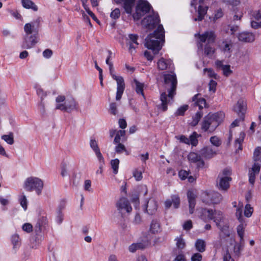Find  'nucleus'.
<instances>
[{"label":"nucleus","instance_id":"obj_1","mask_svg":"<svg viewBox=\"0 0 261 261\" xmlns=\"http://www.w3.org/2000/svg\"><path fill=\"white\" fill-rule=\"evenodd\" d=\"M165 87L167 89L168 94L163 92L161 94L160 99L162 101L161 106L159 108L163 111L167 110V104L170 100H172L175 94V91L177 85V80L176 75L174 73L167 74L164 75Z\"/></svg>","mask_w":261,"mask_h":261},{"label":"nucleus","instance_id":"obj_2","mask_svg":"<svg viewBox=\"0 0 261 261\" xmlns=\"http://www.w3.org/2000/svg\"><path fill=\"white\" fill-rule=\"evenodd\" d=\"M165 32L162 25H159L152 34H150L145 39V46L151 49L154 54L161 50L164 42Z\"/></svg>","mask_w":261,"mask_h":261},{"label":"nucleus","instance_id":"obj_3","mask_svg":"<svg viewBox=\"0 0 261 261\" xmlns=\"http://www.w3.org/2000/svg\"><path fill=\"white\" fill-rule=\"evenodd\" d=\"M224 116V113L222 112L209 113L204 117L201 123V129L205 132H213L223 120Z\"/></svg>","mask_w":261,"mask_h":261},{"label":"nucleus","instance_id":"obj_4","mask_svg":"<svg viewBox=\"0 0 261 261\" xmlns=\"http://www.w3.org/2000/svg\"><path fill=\"white\" fill-rule=\"evenodd\" d=\"M43 187V181L41 179L34 176L27 178L23 184V188L27 191H35L37 195L41 194Z\"/></svg>","mask_w":261,"mask_h":261},{"label":"nucleus","instance_id":"obj_5","mask_svg":"<svg viewBox=\"0 0 261 261\" xmlns=\"http://www.w3.org/2000/svg\"><path fill=\"white\" fill-rule=\"evenodd\" d=\"M201 198L204 203L207 204H211L220 203L222 200L223 197L218 192L205 191L202 193Z\"/></svg>","mask_w":261,"mask_h":261},{"label":"nucleus","instance_id":"obj_6","mask_svg":"<svg viewBox=\"0 0 261 261\" xmlns=\"http://www.w3.org/2000/svg\"><path fill=\"white\" fill-rule=\"evenodd\" d=\"M150 7L151 6L147 1L140 0L136 6V12L133 15L134 20L140 19L142 16L149 11Z\"/></svg>","mask_w":261,"mask_h":261},{"label":"nucleus","instance_id":"obj_7","mask_svg":"<svg viewBox=\"0 0 261 261\" xmlns=\"http://www.w3.org/2000/svg\"><path fill=\"white\" fill-rule=\"evenodd\" d=\"M40 27V20L39 18L27 23L23 28L25 35H31L35 34L36 36H38Z\"/></svg>","mask_w":261,"mask_h":261},{"label":"nucleus","instance_id":"obj_8","mask_svg":"<svg viewBox=\"0 0 261 261\" xmlns=\"http://www.w3.org/2000/svg\"><path fill=\"white\" fill-rule=\"evenodd\" d=\"M38 42V37L36 35H25L21 44V47L24 49H30L33 47Z\"/></svg>","mask_w":261,"mask_h":261},{"label":"nucleus","instance_id":"obj_9","mask_svg":"<svg viewBox=\"0 0 261 261\" xmlns=\"http://www.w3.org/2000/svg\"><path fill=\"white\" fill-rule=\"evenodd\" d=\"M77 104L73 98L67 99L64 103L57 104L56 108L61 111L69 112L76 109Z\"/></svg>","mask_w":261,"mask_h":261},{"label":"nucleus","instance_id":"obj_10","mask_svg":"<svg viewBox=\"0 0 261 261\" xmlns=\"http://www.w3.org/2000/svg\"><path fill=\"white\" fill-rule=\"evenodd\" d=\"M113 79L115 80L117 83L116 99L119 100L121 98L125 89L124 80L122 76L119 75H113Z\"/></svg>","mask_w":261,"mask_h":261},{"label":"nucleus","instance_id":"obj_11","mask_svg":"<svg viewBox=\"0 0 261 261\" xmlns=\"http://www.w3.org/2000/svg\"><path fill=\"white\" fill-rule=\"evenodd\" d=\"M160 21L158 14L149 15L143 20V23L149 29L153 28Z\"/></svg>","mask_w":261,"mask_h":261},{"label":"nucleus","instance_id":"obj_12","mask_svg":"<svg viewBox=\"0 0 261 261\" xmlns=\"http://www.w3.org/2000/svg\"><path fill=\"white\" fill-rule=\"evenodd\" d=\"M231 180L230 177L218 176L217 186L218 189L221 191H227L229 188V182Z\"/></svg>","mask_w":261,"mask_h":261},{"label":"nucleus","instance_id":"obj_13","mask_svg":"<svg viewBox=\"0 0 261 261\" xmlns=\"http://www.w3.org/2000/svg\"><path fill=\"white\" fill-rule=\"evenodd\" d=\"M197 35L202 43L205 42L207 41L208 44L212 43L215 42L216 38V35L213 31H206L201 35L197 34Z\"/></svg>","mask_w":261,"mask_h":261},{"label":"nucleus","instance_id":"obj_14","mask_svg":"<svg viewBox=\"0 0 261 261\" xmlns=\"http://www.w3.org/2000/svg\"><path fill=\"white\" fill-rule=\"evenodd\" d=\"M116 207L118 210L121 211L125 210L127 213H129L132 210V207L130 205L128 200L127 198L122 197L116 203Z\"/></svg>","mask_w":261,"mask_h":261},{"label":"nucleus","instance_id":"obj_15","mask_svg":"<svg viewBox=\"0 0 261 261\" xmlns=\"http://www.w3.org/2000/svg\"><path fill=\"white\" fill-rule=\"evenodd\" d=\"M201 156L199 155L195 152H190L188 156V159L190 162L196 163L197 167L202 168L204 165L203 161L201 159Z\"/></svg>","mask_w":261,"mask_h":261},{"label":"nucleus","instance_id":"obj_16","mask_svg":"<svg viewBox=\"0 0 261 261\" xmlns=\"http://www.w3.org/2000/svg\"><path fill=\"white\" fill-rule=\"evenodd\" d=\"M233 110L240 117H244L246 110V101L243 99H240L234 106Z\"/></svg>","mask_w":261,"mask_h":261},{"label":"nucleus","instance_id":"obj_17","mask_svg":"<svg viewBox=\"0 0 261 261\" xmlns=\"http://www.w3.org/2000/svg\"><path fill=\"white\" fill-rule=\"evenodd\" d=\"M158 204L156 201L153 199H150L144 207V212L150 215H152L157 211Z\"/></svg>","mask_w":261,"mask_h":261},{"label":"nucleus","instance_id":"obj_18","mask_svg":"<svg viewBox=\"0 0 261 261\" xmlns=\"http://www.w3.org/2000/svg\"><path fill=\"white\" fill-rule=\"evenodd\" d=\"M260 169V165L258 163H254L252 168L249 170V181L251 185L255 182V176Z\"/></svg>","mask_w":261,"mask_h":261},{"label":"nucleus","instance_id":"obj_19","mask_svg":"<svg viewBox=\"0 0 261 261\" xmlns=\"http://www.w3.org/2000/svg\"><path fill=\"white\" fill-rule=\"evenodd\" d=\"M129 40L127 44L129 45V51L132 54L135 53V49L138 47L139 43L137 42L138 36L135 34L128 35Z\"/></svg>","mask_w":261,"mask_h":261},{"label":"nucleus","instance_id":"obj_20","mask_svg":"<svg viewBox=\"0 0 261 261\" xmlns=\"http://www.w3.org/2000/svg\"><path fill=\"white\" fill-rule=\"evenodd\" d=\"M158 68L159 70H164L167 69H172V61L170 59H166L161 58L157 63Z\"/></svg>","mask_w":261,"mask_h":261},{"label":"nucleus","instance_id":"obj_21","mask_svg":"<svg viewBox=\"0 0 261 261\" xmlns=\"http://www.w3.org/2000/svg\"><path fill=\"white\" fill-rule=\"evenodd\" d=\"M200 153L202 158L210 159L215 156L217 154V152L211 147L206 146L200 150Z\"/></svg>","mask_w":261,"mask_h":261},{"label":"nucleus","instance_id":"obj_22","mask_svg":"<svg viewBox=\"0 0 261 261\" xmlns=\"http://www.w3.org/2000/svg\"><path fill=\"white\" fill-rule=\"evenodd\" d=\"M136 0H114L117 4L123 3V8L126 13L131 14Z\"/></svg>","mask_w":261,"mask_h":261},{"label":"nucleus","instance_id":"obj_23","mask_svg":"<svg viewBox=\"0 0 261 261\" xmlns=\"http://www.w3.org/2000/svg\"><path fill=\"white\" fill-rule=\"evenodd\" d=\"M211 217V220L216 223L217 226L220 228V223L223 219L222 212L219 210H212V217Z\"/></svg>","mask_w":261,"mask_h":261},{"label":"nucleus","instance_id":"obj_24","mask_svg":"<svg viewBox=\"0 0 261 261\" xmlns=\"http://www.w3.org/2000/svg\"><path fill=\"white\" fill-rule=\"evenodd\" d=\"M187 197L189 202V212L190 214H193L196 204V194L192 191H188Z\"/></svg>","mask_w":261,"mask_h":261},{"label":"nucleus","instance_id":"obj_25","mask_svg":"<svg viewBox=\"0 0 261 261\" xmlns=\"http://www.w3.org/2000/svg\"><path fill=\"white\" fill-rule=\"evenodd\" d=\"M212 209L201 208L199 211V216L204 222H206L211 220L212 217Z\"/></svg>","mask_w":261,"mask_h":261},{"label":"nucleus","instance_id":"obj_26","mask_svg":"<svg viewBox=\"0 0 261 261\" xmlns=\"http://www.w3.org/2000/svg\"><path fill=\"white\" fill-rule=\"evenodd\" d=\"M238 39L241 41L250 42L254 40V35L249 32H243L238 35Z\"/></svg>","mask_w":261,"mask_h":261},{"label":"nucleus","instance_id":"obj_27","mask_svg":"<svg viewBox=\"0 0 261 261\" xmlns=\"http://www.w3.org/2000/svg\"><path fill=\"white\" fill-rule=\"evenodd\" d=\"M192 100L194 102V106L198 107L200 110L206 107V100L204 98L201 97L199 94L194 95L192 98Z\"/></svg>","mask_w":261,"mask_h":261},{"label":"nucleus","instance_id":"obj_28","mask_svg":"<svg viewBox=\"0 0 261 261\" xmlns=\"http://www.w3.org/2000/svg\"><path fill=\"white\" fill-rule=\"evenodd\" d=\"M216 64L218 68L222 70L223 74L226 76L230 75L232 72L230 68V66L229 65H224L222 61H216Z\"/></svg>","mask_w":261,"mask_h":261},{"label":"nucleus","instance_id":"obj_29","mask_svg":"<svg viewBox=\"0 0 261 261\" xmlns=\"http://www.w3.org/2000/svg\"><path fill=\"white\" fill-rule=\"evenodd\" d=\"M194 246L198 252H204L206 250V242L203 239H198L195 242Z\"/></svg>","mask_w":261,"mask_h":261},{"label":"nucleus","instance_id":"obj_30","mask_svg":"<svg viewBox=\"0 0 261 261\" xmlns=\"http://www.w3.org/2000/svg\"><path fill=\"white\" fill-rule=\"evenodd\" d=\"M133 86L135 87L136 93L138 94H141L144 98L143 92L144 84L140 83L136 79H134L133 81Z\"/></svg>","mask_w":261,"mask_h":261},{"label":"nucleus","instance_id":"obj_31","mask_svg":"<svg viewBox=\"0 0 261 261\" xmlns=\"http://www.w3.org/2000/svg\"><path fill=\"white\" fill-rule=\"evenodd\" d=\"M21 4L23 8L27 9H32L34 11L38 10V7L31 0H21Z\"/></svg>","mask_w":261,"mask_h":261},{"label":"nucleus","instance_id":"obj_32","mask_svg":"<svg viewBox=\"0 0 261 261\" xmlns=\"http://www.w3.org/2000/svg\"><path fill=\"white\" fill-rule=\"evenodd\" d=\"M245 137V134L243 132H241L240 133L239 137L237 138L235 140L234 142V146L236 148V151L242 150V144L244 141V138Z\"/></svg>","mask_w":261,"mask_h":261},{"label":"nucleus","instance_id":"obj_33","mask_svg":"<svg viewBox=\"0 0 261 261\" xmlns=\"http://www.w3.org/2000/svg\"><path fill=\"white\" fill-rule=\"evenodd\" d=\"M150 231L152 233H158L161 231V227L159 222L156 220H153L150 224Z\"/></svg>","mask_w":261,"mask_h":261},{"label":"nucleus","instance_id":"obj_34","mask_svg":"<svg viewBox=\"0 0 261 261\" xmlns=\"http://www.w3.org/2000/svg\"><path fill=\"white\" fill-rule=\"evenodd\" d=\"M208 7L199 6L198 7V17L194 19V21L202 20L206 13Z\"/></svg>","mask_w":261,"mask_h":261},{"label":"nucleus","instance_id":"obj_35","mask_svg":"<svg viewBox=\"0 0 261 261\" xmlns=\"http://www.w3.org/2000/svg\"><path fill=\"white\" fill-rule=\"evenodd\" d=\"M246 224L243 222H241V224L237 227V233L240 238V242H244V229Z\"/></svg>","mask_w":261,"mask_h":261},{"label":"nucleus","instance_id":"obj_36","mask_svg":"<svg viewBox=\"0 0 261 261\" xmlns=\"http://www.w3.org/2000/svg\"><path fill=\"white\" fill-rule=\"evenodd\" d=\"M244 120V117H240V118L239 119H236L231 124V125H230V130H229V136L228 137V143H229L232 140V128L233 127H234L237 126H238L239 125V124L240 123V122L241 121H243Z\"/></svg>","mask_w":261,"mask_h":261},{"label":"nucleus","instance_id":"obj_37","mask_svg":"<svg viewBox=\"0 0 261 261\" xmlns=\"http://www.w3.org/2000/svg\"><path fill=\"white\" fill-rule=\"evenodd\" d=\"M175 241H176V246L178 249L182 250L186 247V242L181 236L176 237Z\"/></svg>","mask_w":261,"mask_h":261},{"label":"nucleus","instance_id":"obj_38","mask_svg":"<svg viewBox=\"0 0 261 261\" xmlns=\"http://www.w3.org/2000/svg\"><path fill=\"white\" fill-rule=\"evenodd\" d=\"M12 243L13 246V249L16 250L20 246V239L18 234H15L12 236L11 238Z\"/></svg>","mask_w":261,"mask_h":261},{"label":"nucleus","instance_id":"obj_39","mask_svg":"<svg viewBox=\"0 0 261 261\" xmlns=\"http://www.w3.org/2000/svg\"><path fill=\"white\" fill-rule=\"evenodd\" d=\"M203 113L200 112H197L195 116H193L192 121L190 122V124L192 126H196L199 122L200 119L202 117Z\"/></svg>","mask_w":261,"mask_h":261},{"label":"nucleus","instance_id":"obj_40","mask_svg":"<svg viewBox=\"0 0 261 261\" xmlns=\"http://www.w3.org/2000/svg\"><path fill=\"white\" fill-rule=\"evenodd\" d=\"M1 138L9 145H12L14 143V141L13 133H10L8 135H4L2 136Z\"/></svg>","mask_w":261,"mask_h":261},{"label":"nucleus","instance_id":"obj_41","mask_svg":"<svg viewBox=\"0 0 261 261\" xmlns=\"http://www.w3.org/2000/svg\"><path fill=\"white\" fill-rule=\"evenodd\" d=\"M243 207V204L242 202H239L238 204V207L237 208L236 215L238 219L240 222H243V219L242 217V212Z\"/></svg>","mask_w":261,"mask_h":261},{"label":"nucleus","instance_id":"obj_42","mask_svg":"<svg viewBox=\"0 0 261 261\" xmlns=\"http://www.w3.org/2000/svg\"><path fill=\"white\" fill-rule=\"evenodd\" d=\"M119 165V160L118 159H115L114 160H112L111 161V167L113 169V173L115 174L118 173Z\"/></svg>","mask_w":261,"mask_h":261},{"label":"nucleus","instance_id":"obj_43","mask_svg":"<svg viewBox=\"0 0 261 261\" xmlns=\"http://www.w3.org/2000/svg\"><path fill=\"white\" fill-rule=\"evenodd\" d=\"M125 131L123 130H119L117 132L116 136L114 139V142L115 143H120L121 139V137H124Z\"/></svg>","mask_w":261,"mask_h":261},{"label":"nucleus","instance_id":"obj_44","mask_svg":"<svg viewBox=\"0 0 261 261\" xmlns=\"http://www.w3.org/2000/svg\"><path fill=\"white\" fill-rule=\"evenodd\" d=\"M19 201L21 206L23 207L24 210L25 211L27 209L28 200L23 193L19 197Z\"/></svg>","mask_w":261,"mask_h":261},{"label":"nucleus","instance_id":"obj_45","mask_svg":"<svg viewBox=\"0 0 261 261\" xmlns=\"http://www.w3.org/2000/svg\"><path fill=\"white\" fill-rule=\"evenodd\" d=\"M243 243V242L241 243H236L234 246V252L237 255H240L243 249L244 244Z\"/></svg>","mask_w":261,"mask_h":261},{"label":"nucleus","instance_id":"obj_46","mask_svg":"<svg viewBox=\"0 0 261 261\" xmlns=\"http://www.w3.org/2000/svg\"><path fill=\"white\" fill-rule=\"evenodd\" d=\"M232 46V44L230 41H224L222 44V49L224 52H230V48Z\"/></svg>","mask_w":261,"mask_h":261},{"label":"nucleus","instance_id":"obj_47","mask_svg":"<svg viewBox=\"0 0 261 261\" xmlns=\"http://www.w3.org/2000/svg\"><path fill=\"white\" fill-rule=\"evenodd\" d=\"M215 52V49L210 45H206L204 48V54L209 57H212Z\"/></svg>","mask_w":261,"mask_h":261},{"label":"nucleus","instance_id":"obj_48","mask_svg":"<svg viewBox=\"0 0 261 261\" xmlns=\"http://www.w3.org/2000/svg\"><path fill=\"white\" fill-rule=\"evenodd\" d=\"M172 204L175 208L179 207L180 204V199L178 195H175L171 196Z\"/></svg>","mask_w":261,"mask_h":261},{"label":"nucleus","instance_id":"obj_49","mask_svg":"<svg viewBox=\"0 0 261 261\" xmlns=\"http://www.w3.org/2000/svg\"><path fill=\"white\" fill-rule=\"evenodd\" d=\"M211 143L216 147H219L221 144V140L217 136H213L210 138Z\"/></svg>","mask_w":261,"mask_h":261},{"label":"nucleus","instance_id":"obj_50","mask_svg":"<svg viewBox=\"0 0 261 261\" xmlns=\"http://www.w3.org/2000/svg\"><path fill=\"white\" fill-rule=\"evenodd\" d=\"M197 134L196 133L194 132L190 136L189 139V144H191L193 146H196L198 143V140L197 139Z\"/></svg>","mask_w":261,"mask_h":261},{"label":"nucleus","instance_id":"obj_51","mask_svg":"<svg viewBox=\"0 0 261 261\" xmlns=\"http://www.w3.org/2000/svg\"><path fill=\"white\" fill-rule=\"evenodd\" d=\"M253 209L250 204H247L245 205L244 215L247 217H250L251 216L253 213Z\"/></svg>","mask_w":261,"mask_h":261},{"label":"nucleus","instance_id":"obj_52","mask_svg":"<svg viewBox=\"0 0 261 261\" xmlns=\"http://www.w3.org/2000/svg\"><path fill=\"white\" fill-rule=\"evenodd\" d=\"M261 156V147H257L253 153V159L255 161H259Z\"/></svg>","mask_w":261,"mask_h":261},{"label":"nucleus","instance_id":"obj_53","mask_svg":"<svg viewBox=\"0 0 261 261\" xmlns=\"http://www.w3.org/2000/svg\"><path fill=\"white\" fill-rule=\"evenodd\" d=\"M188 105H184L183 106L180 107L179 108L176 112H175V114L176 116H182L184 115L185 112L188 110Z\"/></svg>","mask_w":261,"mask_h":261},{"label":"nucleus","instance_id":"obj_54","mask_svg":"<svg viewBox=\"0 0 261 261\" xmlns=\"http://www.w3.org/2000/svg\"><path fill=\"white\" fill-rule=\"evenodd\" d=\"M143 248L142 244L141 243L133 244L129 246L128 250L131 252H135L137 249Z\"/></svg>","mask_w":261,"mask_h":261},{"label":"nucleus","instance_id":"obj_55","mask_svg":"<svg viewBox=\"0 0 261 261\" xmlns=\"http://www.w3.org/2000/svg\"><path fill=\"white\" fill-rule=\"evenodd\" d=\"M120 16V11L118 8L115 9L110 14V17L113 19H117Z\"/></svg>","mask_w":261,"mask_h":261},{"label":"nucleus","instance_id":"obj_56","mask_svg":"<svg viewBox=\"0 0 261 261\" xmlns=\"http://www.w3.org/2000/svg\"><path fill=\"white\" fill-rule=\"evenodd\" d=\"M63 216L64 215L62 213V211H60V210H58L57 216L55 218L56 222L59 224H61L63 221Z\"/></svg>","mask_w":261,"mask_h":261},{"label":"nucleus","instance_id":"obj_57","mask_svg":"<svg viewBox=\"0 0 261 261\" xmlns=\"http://www.w3.org/2000/svg\"><path fill=\"white\" fill-rule=\"evenodd\" d=\"M173 261H187L186 255L180 251L177 254Z\"/></svg>","mask_w":261,"mask_h":261},{"label":"nucleus","instance_id":"obj_58","mask_svg":"<svg viewBox=\"0 0 261 261\" xmlns=\"http://www.w3.org/2000/svg\"><path fill=\"white\" fill-rule=\"evenodd\" d=\"M133 176L137 181H140L142 179V172L137 169H135L133 172Z\"/></svg>","mask_w":261,"mask_h":261},{"label":"nucleus","instance_id":"obj_59","mask_svg":"<svg viewBox=\"0 0 261 261\" xmlns=\"http://www.w3.org/2000/svg\"><path fill=\"white\" fill-rule=\"evenodd\" d=\"M90 145L91 148L95 152L97 151V150H99V148L98 146L97 141L94 139H91L90 141Z\"/></svg>","mask_w":261,"mask_h":261},{"label":"nucleus","instance_id":"obj_60","mask_svg":"<svg viewBox=\"0 0 261 261\" xmlns=\"http://www.w3.org/2000/svg\"><path fill=\"white\" fill-rule=\"evenodd\" d=\"M202 259V256L199 252L194 253L191 257V261H201Z\"/></svg>","mask_w":261,"mask_h":261},{"label":"nucleus","instance_id":"obj_61","mask_svg":"<svg viewBox=\"0 0 261 261\" xmlns=\"http://www.w3.org/2000/svg\"><path fill=\"white\" fill-rule=\"evenodd\" d=\"M115 151L117 153H120L123 151H126V150L123 144L118 143V145L115 147Z\"/></svg>","mask_w":261,"mask_h":261},{"label":"nucleus","instance_id":"obj_62","mask_svg":"<svg viewBox=\"0 0 261 261\" xmlns=\"http://www.w3.org/2000/svg\"><path fill=\"white\" fill-rule=\"evenodd\" d=\"M231 174V170L230 168H227L224 169L222 173L220 174L218 176L221 177H229Z\"/></svg>","mask_w":261,"mask_h":261},{"label":"nucleus","instance_id":"obj_63","mask_svg":"<svg viewBox=\"0 0 261 261\" xmlns=\"http://www.w3.org/2000/svg\"><path fill=\"white\" fill-rule=\"evenodd\" d=\"M110 113L114 115L117 114V105L115 102H112L110 105Z\"/></svg>","mask_w":261,"mask_h":261},{"label":"nucleus","instance_id":"obj_64","mask_svg":"<svg viewBox=\"0 0 261 261\" xmlns=\"http://www.w3.org/2000/svg\"><path fill=\"white\" fill-rule=\"evenodd\" d=\"M23 230L27 232H31L33 230V226L30 223H25L22 225V227Z\"/></svg>","mask_w":261,"mask_h":261}]
</instances>
